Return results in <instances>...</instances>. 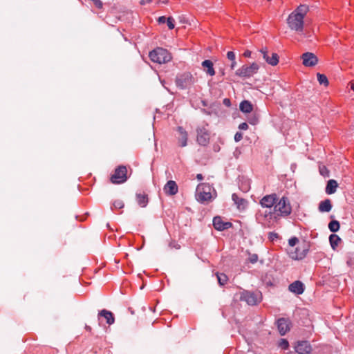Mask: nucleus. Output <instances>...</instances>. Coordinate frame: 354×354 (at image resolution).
<instances>
[{"label":"nucleus","mask_w":354,"mask_h":354,"mask_svg":"<svg viewBox=\"0 0 354 354\" xmlns=\"http://www.w3.org/2000/svg\"><path fill=\"white\" fill-rule=\"evenodd\" d=\"M309 11L307 5L301 4L292 12H291L288 19L287 24L288 27L297 32H301L304 30V17Z\"/></svg>","instance_id":"obj_1"},{"label":"nucleus","mask_w":354,"mask_h":354,"mask_svg":"<svg viewBox=\"0 0 354 354\" xmlns=\"http://www.w3.org/2000/svg\"><path fill=\"white\" fill-rule=\"evenodd\" d=\"M216 194L214 188L207 183H201L197 186L196 198L201 203H207L214 198Z\"/></svg>","instance_id":"obj_2"},{"label":"nucleus","mask_w":354,"mask_h":354,"mask_svg":"<svg viewBox=\"0 0 354 354\" xmlns=\"http://www.w3.org/2000/svg\"><path fill=\"white\" fill-rule=\"evenodd\" d=\"M150 59L155 63L165 64L171 59L170 53L165 48H157L149 53Z\"/></svg>","instance_id":"obj_3"},{"label":"nucleus","mask_w":354,"mask_h":354,"mask_svg":"<svg viewBox=\"0 0 354 354\" xmlns=\"http://www.w3.org/2000/svg\"><path fill=\"white\" fill-rule=\"evenodd\" d=\"M274 209L279 216L283 217L289 216L292 212V207L288 198L286 196H283L278 200L274 205Z\"/></svg>","instance_id":"obj_4"},{"label":"nucleus","mask_w":354,"mask_h":354,"mask_svg":"<svg viewBox=\"0 0 354 354\" xmlns=\"http://www.w3.org/2000/svg\"><path fill=\"white\" fill-rule=\"evenodd\" d=\"M240 299L245 301L248 305L254 306L259 303L262 299L260 292L243 291L241 293Z\"/></svg>","instance_id":"obj_5"},{"label":"nucleus","mask_w":354,"mask_h":354,"mask_svg":"<svg viewBox=\"0 0 354 354\" xmlns=\"http://www.w3.org/2000/svg\"><path fill=\"white\" fill-rule=\"evenodd\" d=\"M195 82V79L189 73H185L176 77V84L181 88L185 89L189 88Z\"/></svg>","instance_id":"obj_6"},{"label":"nucleus","mask_w":354,"mask_h":354,"mask_svg":"<svg viewBox=\"0 0 354 354\" xmlns=\"http://www.w3.org/2000/svg\"><path fill=\"white\" fill-rule=\"evenodd\" d=\"M259 68V65L254 62L250 66L243 65L236 71V75L241 77H250L256 74Z\"/></svg>","instance_id":"obj_7"},{"label":"nucleus","mask_w":354,"mask_h":354,"mask_svg":"<svg viewBox=\"0 0 354 354\" xmlns=\"http://www.w3.org/2000/svg\"><path fill=\"white\" fill-rule=\"evenodd\" d=\"M127 169L124 166H119L115 169L114 173L111 176V182L113 184H120L127 180Z\"/></svg>","instance_id":"obj_8"},{"label":"nucleus","mask_w":354,"mask_h":354,"mask_svg":"<svg viewBox=\"0 0 354 354\" xmlns=\"http://www.w3.org/2000/svg\"><path fill=\"white\" fill-rule=\"evenodd\" d=\"M207 124H203L196 129L197 142L200 145L205 146L209 141V133L207 129Z\"/></svg>","instance_id":"obj_9"},{"label":"nucleus","mask_w":354,"mask_h":354,"mask_svg":"<svg viewBox=\"0 0 354 354\" xmlns=\"http://www.w3.org/2000/svg\"><path fill=\"white\" fill-rule=\"evenodd\" d=\"M278 201V198L276 194H268L263 196L260 201V205L263 207L271 208L274 207L276 203Z\"/></svg>","instance_id":"obj_10"},{"label":"nucleus","mask_w":354,"mask_h":354,"mask_svg":"<svg viewBox=\"0 0 354 354\" xmlns=\"http://www.w3.org/2000/svg\"><path fill=\"white\" fill-rule=\"evenodd\" d=\"M264 60L271 66H276L279 63V56L277 53H272V57H269L267 48H263L260 50Z\"/></svg>","instance_id":"obj_11"},{"label":"nucleus","mask_w":354,"mask_h":354,"mask_svg":"<svg viewBox=\"0 0 354 354\" xmlns=\"http://www.w3.org/2000/svg\"><path fill=\"white\" fill-rule=\"evenodd\" d=\"M303 64L307 67H312L315 66L318 62V59L316 55L312 53H305L301 56Z\"/></svg>","instance_id":"obj_12"},{"label":"nucleus","mask_w":354,"mask_h":354,"mask_svg":"<svg viewBox=\"0 0 354 354\" xmlns=\"http://www.w3.org/2000/svg\"><path fill=\"white\" fill-rule=\"evenodd\" d=\"M163 190L168 196H174L178 192V187L174 180H169L164 186Z\"/></svg>","instance_id":"obj_13"},{"label":"nucleus","mask_w":354,"mask_h":354,"mask_svg":"<svg viewBox=\"0 0 354 354\" xmlns=\"http://www.w3.org/2000/svg\"><path fill=\"white\" fill-rule=\"evenodd\" d=\"M213 225L216 230L223 231L230 228L232 226V223L224 222L220 216H215L213 219Z\"/></svg>","instance_id":"obj_14"},{"label":"nucleus","mask_w":354,"mask_h":354,"mask_svg":"<svg viewBox=\"0 0 354 354\" xmlns=\"http://www.w3.org/2000/svg\"><path fill=\"white\" fill-rule=\"evenodd\" d=\"M311 349V346L307 341L299 342L295 346V351L298 354H309Z\"/></svg>","instance_id":"obj_15"},{"label":"nucleus","mask_w":354,"mask_h":354,"mask_svg":"<svg viewBox=\"0 0 354 354\" xmlns=\"http://www.w3.org/2000/svg\"><path fill=\"white\" fill-rule=\"evenodd\" d=\"M177 131L178 133L177 139L179 146L182 147L187 146L188 139V134L187 131L182 127H178Z\"/></svg>","instance_id":"obj_16"},{"label":"nucleus","mask_w":354,"mask_h":354,"mask_svg":"<svg viewBox=\"0 0 354 354\" xmlns=\"http://www.w3.org/2000/svg\"><path fill=\"white\" fill-rule=\"evenodd\" d=\"M277 328L281 335H284L290 330V322L285 318L277 320Z\"/></svg>","instance_id":"obj_17"},{"label":"nucleus","mask_w":354,"mask_h":354,"mask_svg":"<svg viewBox=\"0 0 354 354\" xmlns=\"http://www.w3.org/2000/svg\"><path fill=\"white\" fill-rule=\"evenodd\" d=\"M288 289L290 292L296 295H301L304 291V284L299 281H295L292 283L289 286Z\"/></svg>","instance_id":"obj_18"},{"label":"nucleus","mask_w":354,"mask_h":354,"mask_svg":"<svg viewBox=\"0 0 354 354\" xmlns=\"http://www.w3.org/2000/svg\"><path fill=\"white\" fill-rule=\"evenodd\" d=\"M232 198L239 209L243 210L246 208L248 205L246 200L239 197L236 194H233Z\"/></svg>","instance_id":"obj_19"},{"label":"nucleus","mask_w":354,"mask_h":354,"mask_svg":"<svg viewBox=\"0 0 354 354\" xmlns=\"http://www.w3.org/2000/svg\"><path fill=\"white\" fill-rule=\"evenodd\" d=\"M99 317H103L106 321V323L109 325H111L115 322V318L113 316V314L107 310L103 309L101 311H100L98 314Z\"/></svg>","instance_id":"obj_20"},{"label":"nucleus","mask_w":354,"mask_h":354,"mask_svg":"<svg viewBox=\"0 0 354 354\" xmlns=\"http://www.w3.org/2000/svg\"><path fill=\"white\" fill-rule=\"evenodd\" d=\"M202 66L207 74L210 76L215 75V71L213 68V63L211 60L206 59L202 62Z\"/></svg>","instance_id":"obj_21"},{"label":"nucleus","mask_w":354,"mask_h":354,"mask_svg":"<svg viewBox=\"0 0 354 354\" xmlns=\"http://www.w3.org/2000/svg\"><path fill=\"white\" fill-rule=\"evenodd\" d=\"M338 184L335 180L330 179L328 181L326 187V193L327 194H333L336 192Z\"/></svg>","instance_id":"obj_22"},{"label":"nucleus","mask_w":354,"mask_h":354,"mask_svg":"<svg viewBox=\"0 0 354 354\" xmlns=\"http://www.w3.org/2000/svg\"><path fill=\"white\" fill-rule=\"evenodd\" d=\"M319 211L321 212H329L332 209L331 202L329 199L321 201L319 204Z\"/></svg>","instance_id":"obj_23"},{"label":"nucleus","mask_w":354,"mask_h":354,"mask_svg":"<svg viewBox=\"0 0 354 354\" xmlns=\"http://www.w3.org/2000/svg\"><path fill=\"white\" fill-rule=\"evenodd\" d=\"M272 216V213L271 212L266 211L263 214L259 212L257 216V219L259 221V223L266 225H267L266 222L267 218L269 217V218H271Z\"/></svg>","instance_id":"obj_24"},{"label":"nucleus","mask_w":354,"mask_h":354,"mask_svg":"<svg viewBox=\"0 0 354 354\" xmlns=\"http://www.w3.org/2000/svg\"><path fill=\"white\" fill-rule=\"evenodd\" d=\"M239 109L242 112L248 113L252 111L253 106L252 104L249 101L244 100L242 102H241Z\"/></svg>","instance_id":"obj_25"},{"label":"nucleus","mask_w":354,"mask_h":354,"mask_svg":"<svg viewBox=\"0 0 354 354\" xmlns=\"http://www.w3.org/2000/svg\"><path fill=\"white\" fill-rule=\"evenodd\" d=\"M136 201L139 205L142 207H145L147 206L148 203V198L147 196L145 194H136Z\"/></svg>","instance_id":"obj_26"},{"label":"nucleus","mask_w":354,"mask_h":354,"mask_svg":"<svg viewBox=\"0 0 354 354\" xmlns=\"http://www.w3.org/2000/svg\"><path fill=\"white\" fill-rule=\"evenodd\" d=\"M341 239L336 234H330L329 236V241L333 250H335L337 247Z\"/></svg>","instance_id":"obj_27"},{"label":"nucleus","mask_w":354,"mask_h":354,"mask_svg":"<svg viewBox=\"0 0 354 354\" xmlns=\"http://www.w3.org/2000/svg\"><path fill=\"white\" fill-rule=\"evenodd\" d=\"M216 277L218 279V282L220 284V286H224L227 283L228 277L224 273H216Z\"/></svg>","instance_id":"obj_28"},{"label":"nucleus","mask_w":354,"mask_h":354,"mask_svg":"<svg viewBox=\"0 0 354 354\" xmlns=\"http://www.w3.org/2000/svg\"><path fill=\"white\" fill-rule=\"evenodd\" d=\"M328 228L332 232H336L339 229V223L337 221H332L328 224Z\"/></svg>","instance_id":"obj_29"},{"label":"nucleus","mask_w":354,"mask_h":354,"mask_svg":"<svg viewBox=\"0 0 354 354\" xmlns=\"http://www.w3.org/2000/svg\"><path fill=\"white\" fill-rule=\"evenodd\" d=\"M317 80L320 84H324L326 86L328 84V81L326 76L323 74H317Z\"/></svg>","instance_id":"obj_30"},{"label":"nucleus","mask_w":354,"mask_h":354,"mask_svg":"<svg viewBox=\"0 0 354 354\" xmlns=\"http://www.w3.org/2000/svg\"><path fill=\"white\" fill-rule=\"evenodd\" d=\"M279 346L283 350L288 348L289 344L286 339H281L279 343Z\"/></svg>","instance_id":"obj_31"},{"label":"nucleus","mask_w":354,"mask_h":354,"mask_svg":"<svg viewBox=\"0 0 354 354\" xmlns=\"http://www.w3.org/2000/svg\"><path fill=\"white\" fill-rule=\"evenodd\" d=\"M113 207L115 209H122L124 207V203L120 200H116L113 203Z\"/></svg>","instance_id":"obj_32"},{"label":"nucleus","mask_w":354,"mask_h":354,"mask_svg":"<svg viewBox=\"0 0 354 354\" xmlns=\"http://www.w3.org/2000/svg\"><path fill=\"white\" fill-rule=\"evenodd\" d=\"M258 261V255L256 254H250L248 257V261L252 263H255Z\"/></svg>","instance_id":"obj_33"},{"label":"nucleus","mask_w":354,"mask_h":354,"mask_svg":"<svg viewBox=\"0 0 354 354\" xmlns=\"http://www.w3.org/2000/svg\"><path fill=\"white\" fill-rule=\"evenodd\" d=\"M167 24L168 28L170 30H172L173 28H174V26H175V25H174V19L171 17H169L167 18Z\"/></svg>","instance_id":"obj_34"},{"label":"nucleus","mask_w":354,"mask_h":354,"mask_svg":"<svg viewBox=\"0 0 354 354\" xmlns=\"http://www.w3.org/2000/svg\"><path fill=\"white\" fill-rule=\"evenodd\" d=\"M319 172L324 176H328L329 171L325 166L319 167Z\"/></svg>","instance_id":"obj_35"},{"label":"nucleus","mask_w":354,"mask_h":354,"mask_svg":"<svg viewBox=\"0 0 354 354\" xmlns=\"http://www.w3.org/2000/svg\"><path fill=\"white\" fill-rule=\"evenodd\" d=\"M298 242L299 239L297 237H292L288 241V243L291 247H294Z\"/></svg>","instance_id":"obj_36"},{"label":"nucleus","mask_w":354,"mask_h":354,"mask_svg":"<svg viewBox=\"0 0 354 354\" xmlns=\"http://www.w3.org/2000/svg\"><path fill=\"white\" fill-rule=\"evenodd\" d=\"M227 57L228 59H230V61H234L235 60V54L233 51H229L227 52Z\"/></svg>","instance_id":"obj_37"},{"label":"nucleus","mask_w":354,"mask_h":354,"mask_svg":"<svg viewBox=\"0 0 354 354\" xmlns=\"http://www.w3.org/2000/svg\"><path fill=\"white\" fill-rule=\"evenodd\" d=\"M243 138V134L241 132H236L234 136V140L236 142H239Z\"/></svg>","instance_id":"obj_38"},{"label":"nucleus","mask_w":354,"mask_h":354,"mask_svg":"<svg viewBox=\"0 0 354 354\" xmlns=\"http://www.w3.org/2000/svg\"><path fill=\"white\" fill-rule=\"evenodd\" d=\"M290 257L293 259H302L303 258V255L302 254L299 255L297 252H295V253L291 252L290 253Z\"/></svg>","instance_id":"obj_39"},{"label":"nucleus","mask_w":354,"mask_h":354,"mask_svg":"<svg viewBox=\"0 0 354 354\" xmlns=\"http://www.w3.org/2000/svg\"><path fill=\"white\" fill-rule=\"evenodd\" d=\"M239 129L241 130H246L248 129V124L246 122L241 123L239 126Z\"/></svg>","instance_id":"obj_40"},{"label":"nucleus","mask_w":354,"mask_h":354,"mask_svg":"<svg viewBox=\"0 0 354 354\" xmlns=\"http://www.w3.org/2000/svg\"><path fill=\"white\" fill-rule=\"evenodd\" d=\"M93 1L95 6L98 8H101L102 7V2L100 0H95Z\"/></svg>","instance_id":"obj_41"},{"label":"nucleus","mask_w":354,"mask_h":354,"mask_svg":"<svg viewBox=\"0 0 354 354\" xmlns=\"http://www.w3.org/2000/svg\"><path fill=\"white\" fill-rule=\"evenodd\" d=\"M167 18H166L164 16H162V17H160L158 19V21L160 23V24H164L165 21H167Z\"/></svg>","instance_id":"obj_42"},{"label":"nucleus","mask_w":354,"mask_h":354,"mask_svg":"<svg viewBox=\"0 0 354 354\" xmlns=\"http://www.w3.org/2000/svg\"><path fill=\"white\" fill-rule=\"evenodd\" d=\"M252 52L249 50H247L244 52L243 56L245 57H249L251 56Z\"/></svg>","instance_id":"obj_43"},{"label":"nucleus","mask_w":354,"mask_h":354,"mask_svg":"<svg viewBox=\"0 0 354 354\" xmlns=\"http://www.w3.org/2000/svg\"><path fill=\"white\" fill-rule=\"evenodd\" d=\"M236 65V62L235 60L232 61V63L230 65L231 69L233 70L235 68Z\"/></svg>","instance_id":"obj_44"},{"label":"nucleus","mask_w":354,"mask_h":354,"mask_svg":"<svg viewBox=\"0 0 354 354\" xmlns=\"http://www.w3.org/2000/svg\"><path fill=\"white\" fill-rule=\"evenodd\" d=\"M196 178L198 180H202L203 179V176L201 174H197L196 176Z\"/></svg>","instance_id":"obj_45"},{"label":"nucleus","mask_w":354,"mask_h":354,"mask_svg":"<svg viewBox=\"0 0 354 354\" xmlns=\"http://www.w3.org/2000/svg\"><path fill=\"white\" fill-rule=\"evenodd\" d=\"M150 1H151V0H142V1H140V4H142V5H145V3H149Z\"/></svg>","instance_id":"obj_46"},{"label":"nucleus","mask_w":354,"mask_h":354,"mask_svg":"<svg viewBox=\"0 0 354 354\" xmlns=\"http://www.w3.org/2000/svg\"><path fill=\"white\" fill-rule=\"evenodd\" d=\"M224 103H225V104H230V100H228V99H225V100H224Z\"/></svg>","instance_id":"obj_47"},{"label":"nucleus","mask_w":354,"mask_h":354,"mask_svg":"<svg viewBox=\"0 0 354 354\" xmlns=\"http://www.w3.org/2000/svg\"><path fill=\"white\" fill-rule=\"evenodd\" d=\"M86 329L87 330H89V331L91 330V327H90V326H86Z\"/></svg>","instance_id":"obj_48"},{"label":"nucleus","mask_w":354,"mask_h":354,"mask_svg":"<svg viewBox=\"0 0 354 354\" xmlns=\"http://www.w3.org/2000/svg\"><path fill=\"white\" fill-rule=\"evenodd\" d=\"M351 89L354 91V83L351 84Z\"/></svg>","instance_id":"obj_49"},{"label":"nucleus","mask_w":354,"mask_h":354,"mask_svg":"<svg viewBox=\"0 0 354 354\" xmlns=\"http://www.w3.org/2000/svg\"><path fill=\"white\" fill-rule=\"evenodd\" d=\"M162 3H168V0H167V1H164Z\"/></svg>","instance_id":"obj_50"}]
</instances>
